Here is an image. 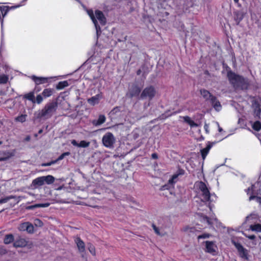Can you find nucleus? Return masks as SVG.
I'll return each instance as SVG.
<instances>
[{
    "label": "nucleus",
    "instance_id": "nucleus-57",
    "mask_svg": "<svg viewBox=\"0 0 261 261\" xmlns=\"http://www.w3.org/2000/svg\"><path fill=\"white\" fill-rule=\"evenodd\" d=\"M151 158L153 159H157L158 158V155L156 153H153L151 154Z\"/></svg>",
    "mask_w": 261,
    "mask_h": 261
},
{
    "label": "nucleus",
    "instance_id": "nucleus-31",
    "mask_svg": "<svg viewBox=\"0 0 261 261\" xmlns=\"http://www.w3.org/2000/svg\"><path fill=\"white\" fill-rule=\"evenodd\" d=\"M53 91L54 90L51 88H46L44 89L42 94L44 97H48L53 94Z\"/></svg>",
    "mask_w": 261,
    "mask_h": 261
},
{
    "label": "nucleus",
    "instance_id": "nucleus-12",
    "mask_svg": "<svg viewBox=\"0 0 261 261\" xmlns=\"http://www.w3.org/2000/svg\"><path fill=\"white\" fill-rule=\"evenodd\" d=\"M141 91V87L135 84L133 85L129 89V94L130 97L139 96Z\"/></svg>",
    "mask_w": 261,
    "mask_h": 261
},
{
    "label": "nucleus",
    "instance_id": "nucleus-37",
    "mask_svg": "<svg viewBox=\"0 0 261 261\" xmlns=\"http://www.w3.org/2000/svg\"><path fill=\"white\" fill-rule=\"evenodd\" d=\"M152 227L155 232L159 236H164L166 234V232L164 231H161L160 229L157 227L154 224H152Z\"/></svg>",
    "mask_w": 261,
    "mask_h": 261
},
{
    "label": "nucleus",
    "instance_id": "nucleus-2",
    "mask_svg": "<svg viewBox=\"0 0 261 261\" xmlns=\"http://www.w3.org/2000/svg\"><path fill=\"white\" fill-rule=\"evenodd\" d=\"M82 6L86 10L87 14L90 16L94 23L96 31L97 37H98L101 33V29L99 25L98 24L97 20L99 21L101 25H104L106 23V18L101 11L99 10H96L94 15L92 10H88L84 5Z\"/></svg>",
    "mask_w": 261,
    "mask_h": 261
},
{
    "label": "nucleus",
    "instance_id": "nucleus-60",
    "mask_svg": "<svg viewBox=\"0 0 261 261\" xmlns=\"http://www.w3.org/2000/svg\"><path fill=\"white\" fill-rule=\"evenodd\" d=\"M142 72V71L141 69H138L137 71V75H140Z\"/></svg>",
    "mask_w": 261,
    "mask_h": 261
},
{
    "label": "nucleus",
    "instance_id": "nucleus-22",
    "mask_svg": "<svg viewBox=\"0 0 261 261\" xmlns=\"http://www.w3.org/2000/svg\"><path fill=\"white\" fill-rule=\"evenodd\" d=\"M44 184L42 176L37 177L32 181V185L35 187L41 186Z\"/></svg>",
    "mask_w": 261,
    "mask_h": 261
},
{
    "label": "nucleus",
    "instance_id": "nucleus-27",
    "mask_svg": "<svg viewBox=\"0 0 261 261\" xmlns=\"http://www.w3.org/2000/svg\"><path fill=\"white\" fill-rule=\"evenodd\" d=\"M68 86L69 84L67 81H61L58 83L56 86V88L58 90H61Z\"/></svg>",
    "mask_w": 261,
    "mask_h": 261
},
{
    "label": "nucleus",
    "instance_id": "nucleus-19",
    "mask_svg": "<svg viewBox=\"0 0 261 261\" xmlns=\"http://www.w3.org/2000/svg\"><path fill=\"white\" fill-rule=\"evenodd\" d=\"M27 244V242L24 239L19 238L14 242L13 245L15 247H23L25 246Z\"/></svg>",
    "mask_w": 261,
    "mask_h": 261
},
{
    "label": "nucleus",
    "instance_id": "nucleus-39",
    "mask_svg": "<svg viewBox=\"0 0 261 261\" xmlns=\"http://www.w3.org/2000/svg\"><path fill=\"white\" fill-rule=\"evenodd\" d=\"M8 79V75L5 74H0V84H5L7 83Z\"/></svg>",
    "mask_w": 261,
    "mask_h": 261
},
{
    "label": "nucleus",
    "instance_id": "nucleus-24",
    "mask_svg": "<svg viewBox=\"0 0 261 261\" xmlns=\"http://www.w3.org/2000/svg\"><path fill=\"white\" fill-rule=\"evenodd\" d=\"M42 177L44 184L50 185L55 181V177L52 175L42 176Z\"/></svg>",
    "mask_w": 261,
    "mask_h": 261
},
{
    "label": "nucleus",
    "instance_id": "nucleus-29",
    "mask_svg": "<svg viewBox=\"0 0 261 261\" xmlns=\"http://www.w3.org/2000/svg\"><path fill=\"white\" fill-rule=\"evenodd\" d=\"M120 112V108L116 107L114 108L109 113L110 117L114 118H115V116L118 114Z\"/></svg>",
    "mask_w": 261,
    "mask_h": 261
},
{
    "label": "nucleus",
    "instance_id": "nucleus-32",
    "mask_svg": "<svg viewBox=\"0 0 261 261\" xmlns=\"http://www.w3.org/2000/svg\"><path fill=\"white\" fill-rule=\"evenodd\" d=\"M252 127L254 130L256 131H259L261 129V122L258 120L255 121L252 123Z\"/></svg>",
    "mask_w": 261,
    "mask_h": 261
},
{
    "label": "nucleus",
    "instance_id": "nucleus-16",
    "mask_svg": "<svg viewBox=\"0 0 261 261\" xmlns=\"http://www.w3.org/2000/svg\"><path fill=\"white\" fill-rule=\"evenodd\" d=\"M210 101L213 108L215 109L216 111L219 112L221 110V105L219 101L217 100V98L215 96L213 97Z\"/></svg>",
    "mask_w": 261,
    "mask_h": 261
},
{
    "label": "nucleus",
    "instance_id": "nucleus-64",
    "mask_svg": "<svg viewBox=\"0 0 261 261\" xmlns=\"http://www.w3.org/2000/svg\"><path fill=\"white\" fill-rule=\"evenodd\" d=\"M239 0H233L235 3H238Z\"/></svg>",
    "mask_w": 261,
    "mask_h": 261
},
{
    "label": "nucleus",
    "instance_id": "nucleus-56",
    "mask_svg": "<svg viewBox=\"0 0 261 261\" xmlns=\"http://www.w3.org/2000/svg\"><path fill=\"white\" fill-rule=\"evenodd\" d=\"M204 220H206V221L207 222V223L208 224H211L212 223V222H211V220H210V219L209 218H208L207 217H205L204 218Z\"/></svg>",
    "mask_w": 261,
    "mask_h": 261
},
{
    "label": "nucleus",
    "instance_id": "nucleus-26",
    "mask_svg": "<svg viewBox=\"0 0 261 261\" xmlns=\"http://www.w3.org/2000/svg\"><path fill=\"white\" fill-rule=\"evenodd\" d=\"M50 204L48 202L44 203H38L29 206L28 209L32 210L38 207H47Z\"/></svg>",
    "mask_w": 261,
    "mask_h": 261
},
{
    "label": "nucleus",
    "instance_id": "nucleus-48",
    "mask_svg": "<svg viewBox=\"0 0 261 261\" xmlns=\"http://www.w3.org/2000/svg\"><path fill=\"white\" fill-rule=\"evenodd\" d=\"M210 236L211 235L208 233H203V234H202L201 235L198 236V239L199 240L201 239H206V238H208L210 237Z\"/></svg>",
    "mask_w": 261,
    "mask_h": 261
},
{
    "label": "nucleus",
    "instance_id": "nucleus-4",
    "mask_svg": "<svg viewBox=\"0 0 261 261\" xmlns=\"http://www.w3.org/2000/svg\"><path fill=\"white\" fill-rule=\"evenodd\" d=\"M57 107L58 105L56 102L47 103L44 108L39 113L38 117L44 119L50 118L56 111Z\"/></svg>",
    "mask_w": 261,
    "mask_h": 261
},
{
    "label": "nucleus",
    "instance_id": "nucleus-49",
    "mask_svg": "<svg viewBox=\"0 0 261 261\" xmlns=\"http://www.w3.org/2000/svg\"><path fill=\"white\" fill-rule=\"evenodd\" d=\"M257 218V215L255 214H251L250 216L246 217V220L248 221H249L253 219H256Z\"/></svg>",
    "mask_w": 261,
    "mask_h": 261
},
{
    "label": "nucleus",
    "instance_id": "nucleus-17",
    "mask_svg": "<svg viewBox=\"0 0 261 261\" xmlns=\"http://www.w3.org/2000/svg\"><path fill=\"white\" fill-rule=\"evenodd\" d=\"M13 155V153L9 151H0V161L9 159Z\"/></svg>",
    "mask_w": 261,
    "mask_h": 261
},
{
    "label": "nucleus",
    "instance_id": "nucleus-18",
    "mask_svg": "<svg viewBox=\"0 0 261 261\" xmlns=\"http://www.w3.org/2000/svg\"><path fill=\"white\" fill-rule=\"evenodd\" d=\"M31 79L34 81L36 85H40L46 83L48 78L37 77L35 75H33L32 76Z\"/></svg>",
    "mask_w": 261,
    "mask_h": 261
},
{
    "label": "nucleus",
    "instance_id": "nucleus-7",
    "mask_svg": "<svg viewBox=\"0 0 261 261\" xmlns=\"http://www.w3.org/2000/svg\"><path fill=\"white\" fill-rule=\"evenodd\" d=\"M116 141V140L115 136L111 132L106 133L102 138V143L103 145L108 148H113Z\"/></svg>",
    "mask_w": 261,
    "mask_h": 261
},
{
    "label": "nucleus",
    "instance_id": "nucleus-34",
    "mask_svg": "<svg viewBox=\"0 0 261 261\" xmlns=\"http://www.w3.org/2000/svg\"><path fill=\"white\" fill-rule=\"evenodd\" d=\"M231 242L237 248L238 251L243 248V246L241 244V243L238 241H237L234 239H231Z\"/></svg>",
    "mask_w": 261,
    "mask_h": 261
},
{
    "label": "nucleus",
    "instance_id": "nucleus-45",
    "mask_svg": "<svg viewBox=\"0 0 261 261\" xmlns=\"http://www.w3.org/2000/svg\"><path fill=\"white\" fill-rule=\"evenodd\" d=\"M28 222H24L20 224L18 227V229L20 231H26L27 226Z\"/></svg>",
    "mask_w": 261,
    "mask_h": 261
},
{
    "label": "nucleus",
    "instance_id": "nucleus-53",
    "mask_svg": "<svg viewBox=\"0 0 261 261\" xmlns=\"http://www.w3.org/2000/svg\"><path fill=\"white\" fill-rule=\"evenodd\" d=\"M245 236H246V238H248L250 240H254L256 238L254 234L248 235V236L246 234H245Z\"/></svg>",
    "mask_w": 261,
    "mask_h": 261
},
{
    "label": "nucleus",
    "instance_id": "nucleus-28",
    "mask_svg": "<svg viewBox=\"0 0 261 261\" xmlns=\"http://www.w3.org/2000/svg\"><path fill=\"white\" fill-rule=\"evenodd\" d=\"M14 240V237L12 234H8L5 236L4 242L5 244H9Z\"/></svg>",
    "mask_w": 261,
    "mask_h": 261
},
{
    "label": "nucleus",
    "instance_id": "nucleus-51",
    "mask_svg": "<svg viewBox=\"0 0 261 261\" xmlns=\"http://www.w3.org/2000/svg\"><path fill=\"white\" fill-rule=\"evenodd\" d=\"M7 251L4 246H0V254H5Z\"/></svg>",
    "mask_w": 261,
    "mask_h": 261
},
{
    "label": "nucleus",
    "instance_id": "nucleus-46",
    "mask_svg": "<svg viewBox=\"0 0 261 261\" xmlns=\"http://www.w3.org/2000/svg\"><path fill=\"white\" fill-rule=\"evenodd\" d=\"M70 154V153L69 152H65L61 154L57 159V161H61L63 160L65 156H68Z\"/></svg>",
    "mask_w": 261,
    "mask_h": 261
},
{
    "label": "nucleus",
    "instance_id": "nucleus-35",
    "mask_svg": "<svg viewBox=\"0 0 261 261\" xmlns=\"http://www.w3.org/2000/svg\"><path fill=\"white\" fill-rule=\"evenodd\" d=\"M231 242L237 248L238 251L243 248V246L241 244V243L238 241H237L234 239H231Z\"/></svg>",
    "mask_w": 261,
    "mask_h": 261
},
{
    "label": "nucleus",
    "instance_id": "nucleus-6",
    "mask_svg": "<svg viewBox=\"0 0 261 261\" xmlns=\"http://www.w3.org/2000/svg\"><path fill=\"white\" fill-rule=\"evenodd\" d=\"M9 11V7L6 6H0V21L1 23V43L0 47V54L3 49L4 46V30H3V24H4V18L7 14Z\"/></svg>",
    "mask_w": 261,
    "mask_h": 261
},
{
    "label": "nucleus",
    "instance_id": "nucleus-50",
    "mask_svg": "<svg viewBox=\"0 0 261 261\" xmlns=\"http://www.w3.org/2000/svg\"><path fill=\"white\" fill-rule=\"evenodd\" d=\"M43 100V98L41 95H38L36 97V102L37 103H40Z\"/></svg>",
    "mask_w": 261,
    "mask_h": 261
},
{
    "label": "nucleus",
    "instance_id": "nucleus-25",
    "mask_svg": "<svg viewBox=\"0 0 261 261\" xmlns=\"http://www.w3.org/2000/svg\"><path fill=\"white\" fill-rule=\"evenodd\" d=\"M244 18V14L240 11H237L234 13V20L237 24H239Z\"/></svg>",
    "mask_w": 261,
    "mask_h": 261
},
{
    "label": "nucleus",
    "instance_id": "nucleus-21",
    "mask_svg": "<svg viewBox=\"0 0 261 261\" xmlns=\"http://www.w3.org/2000/svg\"><path fill=\"white\" fill-rule=\"evenodd\" d=\"M200 93L202 97L206 100H209L210 101L211 100V99L213 97H215L214 96L212 95L211 93L205 89H201L200 90Z\"/></svg>",
    "mask_w": 261,
    "mask_h": 261
},
{
    "label": "nucleus",
    "instance_id": "nucleus-43",
    "mask_svg": "<svg viewBox=\"0 0 261 261\" xmlns=\"http://www.w3.org/2000/svg\"><path fill=\"white\" fill-rule=\"evenodd\" d=\"M27 231L29 233H32L34 231V226L33 225L28 222L27 229Z\"/></svg>",
    "mask_w": 261,
    "mask_h": 261
},
{
    "label": "nucleus",
    "instance_id": "nucleus-58",
    "mask_svg": "<svg viewBox=\"0 0 261 261\" xmlns=\"http://www.w3.org/2000/svg\"><path fill=\"white\" fill-rule=\"evenodd\" d=\"M51 166L50 162L46 163H43L42 164V166L46 167V166Z\"/></svg>",
    "mask_w": 261,
    "mask_h": 261
},
{
    "label": "nucleus",
    "instance_id": "nucleus-5",
    "mask_svg": "<svg viewBox=\"0 0 261 261\" xmlns=\"http://www.w3.org/2000/svg\"><path fill=\"white\" fill-rule=\"evenodd\" d=\"M261 182L260 181H257L254 184H252L251 187L245 190L248 195H249V201L254 200V197H256L258 195H261Z\"/></svg>",
    "mask_w": 261,
    "mask_h": 261
},
{
    "label": "nucleus",
    "instance_id": "nucleus-52",
    "mask_svg": "<svg viewBox=\"0 0 261 261\" xmlns=\"http://www.w3.org/2000/svg\"><path fill=\"white\" fill-rule=\"evenodd\" d=\"M182 118L184 121L187 123L188 124L189 123H190V122H191V121L192 120L190 117H189V116H184Z\"/></svg>",
    "mask_w": 261,
    "mask_h": 261
},
{
    "label": "nucleus",
    "instance_id": "nucleus-11",
    "mask_svg": "<svg viewBox=\"0 0 261 261\" xmlns=\"http://www.w3.org/2000/svg\"><path fill=\"white\" fill-rule=\"evenodd\" d=\"M205 252L212 255H215L217 251V246L214 242L206 241Z\"/></svg>",
    "mask_w": 261,
    "mask_h": 261
},
{
    "label": "nucleus",
    "instance_id": "nucleus-42",
    "mask_svg": "<svg viewBox=\"0 0 261 261\" xmlns=\"http://www.w3.org/2000/svg\"><path fill=\"white\" fill-rule=\"evenodd\" d=\"M88 250L92 255H96V251L95 247L91 244H88Z\"/></svg>",
    "mask_w": 261,
    "mask_h": 261
},
{
    "label": "nucleus",
    "instance_id": "nucleus-1",
    "mask_svg": "<svg viewBox=\"0 0 261 261\" xmlns=\"http://www.w3.org/2000/svg\"><path fill=\"white\" fill-rule=\"evenodd\" d=\"M227 76L231 85L235 88L247 89L248 83L246 79L243 76L235 73L231 70L227 71Z\"/></svg>",
    "mask_w": 261,
    "mask_h": 261
},
{
    "label": "nucleus",
    "instance_id": "nucleus-8",
    "mask_svg": "<svg viewBox=\"0 0 261 261\" xmlns=\"http://www.w3.org/2000/svg\"><path fill=\"white\" fill-rule=\"evenodd\" d=\"M251 107L253 112V116L255 119L260 118L261 99L259 97L254 98L252 100Z\"/></svg>",
    "mask_w": 261,
    "mask_h": 261
},
{
    "label": "nucleus",
    "instance_id": "nucleus-61",
    "mask_svg": "<svg viewBox=\"0 0 261 261\" xmlns=\"http://www.w3.org/2000/svg\"><path fill=\"white\" fill-rule=\"evenodd\" d=\"M217 124L219 126V128H218L219 132H221L222 131V128L219 126V124L218 123H217Z\"/></svg>",
    "mask_w": 261,
    "mask_h": 261
},
{
    "label": "nucleus",
    "instance_id": "nucleus-62",
    "mask_svg": "<svg viewBox=\"0 0 261 261\" xmlns=\"http://www.w3.org/2000/svg\"><path fill=\"white\" fill-rule=\"evenodd\" d=\"M5 68H6V72H9V70H8V67L7 66V65H5Z\"/></svg>",
    "mask_w": 261,
    "mask_h": 261
},
{
    "label": "nucleus",
    "instance_id": "nucleus-41",
    "mask_svg": "<svg viewBox=\"0 0 261 261\" xmlns=\"http://www.w3.org/2000/svg\"><path fill=\"white\" fill-rule=\"evenodd\" d=\"M173 185L169 182V181L168 180V182L167 184H165V185L162 186L161 190H169L171 188H173Z\"/></svg>",
    "mask_w": 261,
    "mask_h": 261
},
{
    "label": "nucleus",
    "instance_id": "nucleus-40",
    "mask_svg": "<svg viewBox=\"0 0 261 261\" xmlns=\"http://www.w3.org/2000/svg\"><path fill=\"white\" fill-rule=\"evenodd\" d=\"M15 198V196H12V195H10V196H9L5 197H4L3 198H1L0 199V204H3V203H7L10 200H11L12 199H14Z\"/></svg>",
    "mask_w": 261,
    "mask_h": 261
},
{
    "label": "nucleus",
    "instance_id": "nucleus-33",
    "mask_svg": "<svg viewBox=\"0 0 261 261\" xmlns=\"http://www.w3.org/2000/svg\"><path fill=\"white\" fill-rule=\"evenodd\" d=\"M184 8L186 9V11H187L189 8L193 7V0H186L183 4Z\"/></svg>",
    "mask_w": 261,
    "mask_h": 261
},
{
    "label": "nucleus",
    "instance_id": "nucleus-10",
    "mask_svg": "<svg viewBox=\"0 0 261 261\" xmlns=\"http://www.w3.org/2000/svg\"><path fill=\"white\" fill-rule=\"evenodd\" d=\"M74 242L76 245L79 252L81 254L82 257H84V254L86 251L85 244L80 237H76L74 239Z\"/></svg>",
    "mask_w": 261,
    "mask_h": 261
},
{
    "label": "nucleus",
    "instance_id": "nucleus-15",
    "mask_svg": "<svg viewBox=\"0 0 261 261\" xmlns=\"http://www.w3.org/2000/svg\"><path fill=\"white\" fill-rule=\"evenodd\" d=\"M106 118L104 115H99L97 119L92 120V123L95 126H98L105 122Z\"/></svg>",
    "mask_w": 261,
    "mask_h": 261
},
{
    "label": "nucleus",
    "instance_id": "nucleus-23",
    "mask_svg": "<svg viewBox=\"0 0 261 261\" xmlns=\"http://www.w3.org/2000/svg\"><path fill=\"white\" fill-rule=\"evenodd\" d=\"M239 256L243 259L247 260L248 259V250L245 248H243L238 251Z\"/></svg>",
    "mask_w": 261,
    "mask_h": 261
},
{
    "label": "nucleus",
    "instance_id": "nucleus-9",
    "mask_svg": "<svg viewBox=\"0 0 261 261\" xmlns=\"http://www.w3.org/2000/svg\"><path fill=\"white\" fill-rule=\"evenodd\" d=\"M156 91L154 88L152 86H149L145 88L141 93L140 98L144 99L145 98H148L149 100L152 99L155 96Z\"/></svg>",
    "mask_w": 261,
    "mask_h": 261
},
{
    "label": "nucleus",
    "instance_id": "nucleus-13",
    "mask_svg": "<svg viewBox=\"0 0 261 261\" xmlns=\"http://www.w3.org/2000/svg\"><path fill=\"white\" fill-rule=\"evenodd\" d=\"M102 98L101 93H98L87 99L88 103L91 106H94L99 103L100 100Z\"/></svg>",
    "mask_w": 261,
    "mask_h": 261
},
{
    "label": "nucleus",
    "instance_id": "nucleus-59",
    "mask_svg": "<svg viewBox=\"0 0 261 261\" xmlns=\"http://www.w3.org/2000/svg\"><path fill=\"white\" fill-rule=\"evenodd\" d=\"M57 162H58V161H57V159L55 160H54V161H51L50 162L51 165H54V164L57 163Z\"/></svg>",
    "mask_w": 261,
    "mask_h": 261
},
{
    "label": "nucleus",
    "instance_id": "nucleus-47",
    "mask_svg": "<svg viewBox=\"0 0 261 261\" xmlns=\"http://www.w3.org/2000/svg\"><path fill=\"white\" fill-rule=\"evenodd\" d=\"M34 224L36 227H41L43 226V222L39 219L34 220Z\"/></svg>",
    "mask_w": 261,
    "mask_h": 261
},
{
    "label": "nucleus",
    "instance_id": "nucleus-14",
    "mask_svg": "<svg viewBox=\"0 0 261 261\" xmlns=\"http://www.w3.org/2000/svg\"><path fill=\"white\" fill-rule=\"evenodd\" d=\"M71 144L76 147L86 148L90 145V142H87L84 140L81 141L80 143H77L75 140H72L71 142Z\"/></svg>",
    "mask_w": 261,
    "mask_h": 261
},
{
    "label": "nucleus",
    "instance_id": "nucleus-44",
    "mask_svg": "<svg viewBox=\"0 0 261 261\" xmlns=\"http://www.w3.org/2000/svg\"><path fill=\"white\" fill-rule=\"evenodd\" d=\"M26 119V115H21L16 118V120L19 122H23L25 121Z\"/></svg>",
    "mask_w": 261,
    "mask_h": 261
},
{
    "label": "nucleus",
    "instance_id": "nucleus-55",
    "mask_svg": "<svg viewBox=\"0 0 261 261\" xmlns=\"http://www.w3.org/2000/svg\"><path fill=\"white\" fill-rule=\"evenodd\" d=\"M208 128H209L208 125L206 123H205V124L204 125V128L207 134L209 133Z\"/></svg>",
    "mask_w": 261,
    "mask_h": 261
},
{
    "label": "nucleus",
    "instance_id": "nucleus-20",
    "mask_svg": "<svg viewBox=\"0 0 261 261\" xmlns=\"http://www.w3.org/2000/svg\"><path fill=\"white\" fill-rule=\"evenodd\" d=\"M212 145L210 143H209L205 148L200 150L201 156L203 160H205L207 154L208 153L209 151L212 148Z\"/></svg>",
    "mask_w": 261,
    "mask_h": 261
},
{
    "label": "nucleus",
    "instance_id": "nucleus-3",
    "mask_svg": "<svg viewBox=\"0 0 261 261\" xmlns=\"http://www.w3.org/2000/svg\"><path fill=\"white\" fill-rule=\"evenodd\" d=\"M194 187L201 196V200L203 202L210 201L214 200V198H216L215 194H211L210 191L207 186L203 182L197 181L195 183Z\"/></svg>",
    "mask_w": 261,
    "mask_h": 261
},
{
    "label": "nucleus",
    "instance_id": "nucleus-36",
    "mask_svg": "<svg viewBox=\"0 0 261 261\" xmlns=\"http://www.w3.org/2000/svg\"><path fill=\"white\" fill-rule=\"evenodd\" d=\"M181 173H175L172 175V177L169 179V182L171 183L173 186L178 180V176Z\"/></svg>",
    "mask_w": 261,
    "mask_h": 261
},
{
    "label": "nucleus",
    "instance_id": "nucleus-63",
    "mask_svg": "<svg viewBox=\"0 0 261 261\" xmlns=\"http://www.w3.org/2000/svg\"><path fill=\"white\" fill-rule=\"evenodd\" d=\"M30 139V137L29 136H28L26 138H25V140L27 141H29Z\"/></svg>",
    "mask_w": 261,
    "mask_h": 261
},
{
    "label": "nucleus",
    "instance_id": "nucleus-38",
    "mask_svg": "<svg viewBox=\"0 0 261 261\" xmlns=\"http://www.w3.org/2000/svg\"><path fill=\"white\" fill-rule=\"evenodd\" d=\"M24 97L27 99L32 101V102H35V96L34 93L33 92H31L25 95Z\"/></svg>",
    "mask_w": 261,
    "mask_h": 261
},
{
    "label": "nucleus",
    "instance_id": "nucleus-54",
    "mask_svg": "<svg viewBox=\"0 0 261 261\" xmlns=\"http://www.w3.org/2000/svg\"><path fill=\"white\" fill-rule=\"evenodd\" d=\"M189 125L191 127H194V126H197V124L192 120L190 122V123H189Z\"/></svg>",
    "mask_w": 261,
    "mask_h": 261
},
{
    "label": "nucleus",
    "instance_id": "nucleus-30",
    "mask_svg": "<svg viewBox=\"0 0 261 261\" xmlns=\"http://www.w3.org/2000/svg\"><path fill=\"white\" fill-rule=\"evenodd\" d=\"M250 229L253 231L261 232V224H255L251 225L250 226Z\"/></svg>",
    "mask_w": 261,
    "mask_h": 261
}]
</instances>
